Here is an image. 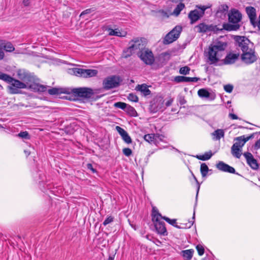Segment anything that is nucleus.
<instances>
[{
    "instance_id": "6ab92c4d",
    "label": "nucleus",
    "mask_w": 260,
    "mask_h": 260,
    "mask_svg": "<svg viewBox=\"0 0 260 260\" xmlns=\"http://www.w3.org/2000/svg\"><path fill=\"white\" fill-rule=\"evenodd\" d=\"M129 45L134 47V51L139 50L140 52L142 50L146 49L145 48V44L143 43L142 39L136 38L132 40L129 43Z\"/></svg>"
},
{
    "instance_id": "5fc2aeb1",
    "label": "nucleus",
    "mask_w": 260,
    "mask_h": 260,
    "mask_svg": "<svg viewBox=\"0 0 260 260\" xmlns=\"http://www.w3.org/2000/svg\"><path fill=\"white\" fill-rule=\"evenodd\" d=\"M5 56L4 52L2 48H0V60H2L4 58Z\"/></svg>"
},
{
    "instance_id": "7c9ffc66",
    "label": "nucleus",
    "mask_w": 260,
    "mask_h": 260,
    "mask_svg": "<svg viewBox=\"0 0 260 260\" xmlns=\"http://www.w3.org/2000/svg\"><path fill=\"white\" fill-rule=\"evenodd\" d=\"M231 152L234 156L239 158L242 154V149L237 147L235 145H233L231 148Z\"/></svg>"
},
{
    "instance_id": "79ce46f5",
    "label": "nucleus",
    "mask_w": 260,
    "mask_h": 260,
    "mask_svg": "<svg viewBox=\"0 0 260 260\" xmlns=\"http://www.w3.org/2000/svg\"><path fill=\"white\" fill-rule=\"evenodd\" d=\"M127 99L128 100L134 102H138V96L134 93H129L127 96Z\"/></svg>"
},
{
    "instance_id": "bb28decb",
    "label": "nucleus",
    "mask_w": 260,
    "mask_h": 260,
    "mask_svg": "<svg viewBox=\"0 0 260 260\" xmlns=\"http://www.w3.org/2000/svg\"><path fill=\"white\" fill-rule=\"evenodd\" d=\"M156 137H159L158 135H155L154 134H149L144 136V140L151 144L156 145Z\"/></svg>"
},
{
    "instance_id": "0e129e2a",
    "label": "nucleus",
    "mask_w": 260,
    "mask_h": 260,
    "mask_svg": "<svg viewBox=\"0 0 260 260\" xmlns=\"http://www.w3.org/2000/svg\"><path fill=\"white\" fill-rule=\"evenodd\" d=\"M181 104H184L185 103V100H183L182 101H180Z\"/></svg>"
},
{
    "instance_id": "e433bc0d",
    "label": "nucleus",
    "mask_w": 260,
    "mask_h": 260,
    "mask_svg": "<svg viewBox=\"0 0 260 260\" xmlns=\"http://www.w3.org/2000/svg\"><path fill=\"white\" fill-rule=\"evenodd\" d=\"M185 5L183 3H179L174 9L173 14L175 16H178L180 12L184 8Z\"/></svg>"
},
{
    "instance_id": "4c0bfd02",
    "label": "nucleus",
    "mask_w": 260,
    "mask_h": 260,
    "mask_svg": "<svg viewBox=\"0 0 260 260\" xmlns=\"http://www.w3.org/2000/svg\"><path fill=\"white\" fill-rule=\"evenodd\" d=\"M201 173L202 177H206L209 171V168L207 165L205 163H202L201 165Z\"/></svg>"
},
{
    "instance_id": "3c124183",
    "label": "nucleus",
    "mask_w": 260,
    "mask_h": 260,
    "mask_svg": "<svg viewBox=\"0 0 260 260\" xmlns=\"http://www.w3.org/2000/svg\"><path fill=\"white\" fill-rule=\"evenodd\" d=\"M155 135H158L159 136H160V137H156V144L158 143V140H159V141H162V139L164 138V136L161 135H159V134H155Z\"/></svg>"
},
{
    "instance_id": "774afa93",
    "label": "nucleus",
    "mask_w": 260,
    "mask_h": 260,
    "mask_svg": "<svg viewBox=\"0 0 260 260\" xmlns=\"http://www.w3.org/2000/svg\"><path fill=\"white\" fill-rule=\"evenodd\" d=\"M214 98H211V100H213Z\"/></svg>"
},
{
    "instance_id": "7ed1b4c3",
    "label": "nucleus",
    "mask_w": 260,
    "mask_h": 260,
    "mask_svg": "<svg viewBox=\"0 0 260 260\" xmlns=\"http://www.w3.org/2000/svg\"><path fill=\"white\" fill-rule=\"evenodd\" d=\"M18 78L27 85V88L35 92H43L47 90V86L35 83V77L30 73L23 71L17 72Z\"/></svg>"
},
{
    "instance_id": "4be33fe9",
    "label": "nucleus",
    "mask_w": 260,
    "mask_h": 260,
    "mask_svg": "<svg viewBox=\"0 0 260 260\" xmlns=\"http://www.w3.org/2000/svg\"><path fill=\"white\" fill-rule=\"evenodd\" d=\"M116 129L119 134V135L121 136L122 140L126 144H131L132 142V140L131 137L129 136V135L128 134L126 131H125L123 128H121L119 126H117L116 127Z\"/></svg>"
},
{
    "instance_id": "680f3d73",
    "label": "nucleus",
    "mask_w": 260,
    "mask_h": 260,
    "mask_svg": "<svg viewBox=\"0 0 260 260\" xmlns=\"http://www.w3.org/2000/svg\"><path fill=\"white\" fill-rule=\"evenodd\" d=\"M5 129V126H3V125H2L1 124H0V129Z\"/></svg>"
},
{
    "instance_id": "412c9836",
    "label": "nucleus",
    "mask_w": 260,
    "mask_h": 260,
    "mask_svg": "<svg viewBox=\"0 0 260 260\" xmlns=\"http://www.w3.org/2000/svg\"><path fill=\"white\" fill-rule=\"evenodd\" d=\"M239 57V53L230 52L226 55L225 57L222 60V61L224 64H233L237 60Z\"/></svg>"
},
{
    "instance_id": "bf43d9fd",
    "label": "nucleus",
    "mask_w": 260,
    "mask_h": 260,
    "mask_svg": "<svg viewBox=\"0 0 260 260\" xmlns=\"http://www.w3.org/2000/svg\"><path fill=\"white\" fill-rule=\"evenodd\" d=\"M24 152L27 156H28L30 153V152L29 151L26 150H25Z\"/></svg>"
},
{
    "instance_id": "13d9d810",
    "label": "nucleus",
    "mask_w": 260,
    "mask_h": 260,
    "mask_svg": "<svg viewBox=\"0 0 260 260\" xmlns=\"http://www.w3.org/2000/svg\"><path fill=\"white\" fill-rule=\"evenodd\" d=\"M6 74L2 73L0 72V79L3 80L4 79V76H6Z\"/></svg>"
},
{
    "instance_id": "6e6d98bb",
    "label": "nucleus",
    "mask_w": 260,
    "mask_h": 260,
    "mask_svg": "<svg viewBox=\"0 0 260 260\" xmlns=\"http://www.w3.org/2000/svg\"><path fill=\"white\" fill-rule=\"evenodd\" d=\"M22 3L24 6H28L30 4L29 0H23Z\"/></svg>"
},
{
    "instance_id": "de8ad7c7",
    "label": "nucleus",
    "mask_w": 260,
    "mask_h": 260,
    "mask_svg": "<svg viewBox=\"0 0 260 260\" xmlns=\"http://www.w3.org/2000/svg\"><path fill=\"white\" fill-rule=\"evenodd\" d=\"M224 89L226 92L231 93L233 91V86L231 84H227L224 86Z\"/></svg>"
},
{
    "instance_id": "ddd939ff",
    "label": "nucleus",
    "mask_w": 260,
    "mask_h": 260,
    "mask_svg": "<svg viewBox=\"0 0 260 260\" xmlns=\"http://www.w3.org/2000/svg\"><path fill=\"white\" fill-rule=\"evenodd\" d=\"M164 109V100L163 98L161 96L155 98L150 106L151 111L153 113H156L158 111H162Z\"/></svg>"
},
{
    "instance_id": "f8f14e48",
    "label": "nucleus",
    "mask_w": 260,
    "mask_h": 260,
    "mask_svg": "<svg viewBox=\"0 0 260 260\" xmlns=\"http://www.w3.org/2000/svg\"><path fill=\"white\" fill-rule=\"evenodd\" d=\"M74 73L76 76H80L83 78H90L96 76L98 71L93 69L76 68L74 69Z\"/></svg>"
},
{
    "instance_id": "e2e57ef3",
    "label": "nucleus",
    "mask_w": 260,
    "mask_h": 260,
    "mask_svg": "<svg viewBox=\"0 0 260 260\" xmlns=\"http://www.w3.org/2000/svg\"><path fill=\"white\" fill-rule=\"evenodd\" d=\"M108 260H114V257L112 256H109Z\"/></svg>"
},
{
    "instance_id": "72a5a7b5",
    "label": "nucleus",
    "mask_w": 260,
    "mask_h": 260,
    "mask_svg": "<svg viewBox=\"0 0 260 260\" xmlns=\"http://www.w3.org/2000/svg\"><path fill=\"white\" fill-rule=\"evenodd\" d=\"M213 155L211 151L205 153L203 155H197L196 156L198 159L203 161L209 160Z\"/></svg>"
},
{
    "instance_id": "4d7b16f0",
    "label": "nucleus",
    "mask_w": 260,
    "mask_h": 260,
    "mask_svg": "<svg viewBox=\"0 0 260 260\" xmlns=\"http://www.w3.org/2000/svg\"><path fill=\"white\" fill-rule=\"evenodd\" d=\"M87 168L88 169L91 170L93 172H95V170L92 168L91 164H88L87 165Z\"/></svg>"
},
{
    "instance_id": "20e7f679",
    "label": "nucleus",
    "mask_w": 260,
    "mask_h": 260,
    "mask_svg": "<svg viewBox=\"0 0 260 260\" xmlns=\"http://www.w3.org/2000/svg\"><path fill=\"white\" fill-rule=\"evenodd\" d=\"M228 16L229 23H223L222 27L220 28V31L223 29L228 31L238 30L240 27L239 22L242 18L241 13L238 10L233 9L229 14Z\"/></svg>"
},
{
    "instance_id": "49530a36",
    "label": "nucleus",
    "mask_w": 260,
    "mask_h": 260,
    "mask_svg": "<svg viewBox=\"0 0 260 260\" xmlns=\"http://www.w3.org/2000/svg\"><path fill=\"white\" fill-rule=\"evenodd\" d=\"M18 136L21 138H25L26 139H29V134L28 132H27L26 131L20 132V133L18 134Z\"/></svg>"
},
{
    "instance_id": "0eeeda50",
    "label": "nucleus",
    "mask_w": 260,
    "mask_h": 260,
    "mask_svg": "<svg viewBox=\"0 0 260 260\" xmlns=\"http://www.w3.org/2000/svg\"><path fill=\"white\" fill-rule=\"evenodd\" d=\"M211 5L208 6H197V7L200 9L198 10H194L193 11H191L188 14V18L190 20L191 23H193L198 20L201 17L203 16L204 14L205 11L208 8L211 7Z\"/></svg>"
},
{
    "instance_id": "a878e982",
    "label": "nucleus",
    "mask_w": 260,
    "mask_h": 260,
    "mask_svg": "<svg viewBox=\"0 0 260 260\" xmlns=\"http://www.w3.org/2000/svg\"><path fill=\"white\" fill-rule=\"evenodd\" d=\"M48 92L50 95H57L61 93L70 94V91L68 89H62L57 88H52L48 90Z\"/></svg>"
},
{
    "instance_id": "58836bf2",
    "label": "nucleus",
    "mask_w": 260,
    "mask_h": 260,
    "mask_svg": "<svg viewBox=\"0 0 260 260\" xmlns=\"http://www.w3.org/2000/svg\"><path fill=\"white\" fill-rule=\"evenodd\" d=\"M229 7L226 5H221L218 9L217 12V15H218L219 13H221L224 16L225 15L226 13H227L228 11Z\"/></svg>"
},
{
    "instance_id": "f3484780",
    "label": "nucleus",
    "mask_w": 260,
    "mask_h": 260,
    "mask_svg": "<svg viewBox=\"0 0 260 260\" xmlns=\"http://www.w3.org/2000/svg\"><path fill=\"white\" fill-rule=\"evenodd\" d=\"M243 155L246 159L247 163L252 169L256 170L258 168L256 160L254 158L251 153L245 152L243 154Z\"/></svg>"
},
{
    "instance_id": "f704fd0d",
    "label": "nucleus",
    "mask_w": 260,
    "mask_h": 260,
    "mask_svg": "<svg viewBox=\"0 0 260 260\" xmlns=\"http://www.w3.org/2000/svg\"><path fill=\"white\" fill-rule=\"evenodd\" d=\"M134 52L135 51L134 50V47L131 46L129 45V46L128 48L123 50L122 53V57L124 58H127L131 56Z\"/></svg>"
},
{
    "instance_id": "ea45409f",
    "label": "nucleus",
    "mask_w": 260,
    "mask_h": 260,
    "mask_svg": "<svg viewBox=\"0 0 260 260\" xmlns=\"http://www.w3.org/2000/svg\"><path fill=\"white\" fill-rule=\"evenodd\" d=\"M127 104H126L125 103H123V102H116V103H114V106L115 108H119V109H121L123 110H125V109L127 107Z\"/></svg>"
},
{
    "instance_id": "f03ea898",
    "label": "nucleus",
    "mask_w": 260,
    "mask_h": 260,
    "mask_svg": "<svg viewBox=\"0 0 260 260\" xmlns=\"http://www.w3.org/2000/svg\"><path fill=\"white\" fill-rule=\"evenodd\" d=\"M226 47V42L220 41H216L211 44L204 51L206 62L209 64H216L223 56Z\"/></svg>"
},
{
    "instance_id": "2eb2a0df",
    "label": "nucleus",
    "mask_w": 260,
    "mask_h": 260,
    "mask_svg": "<svg viewBox=\"0 0 260 260\" xmlns=\"http://www.w3.org/2000/svg\"><path fill=\"white\" fill-rule=\"evenodd\" d=\"M163 219H164L171 225L177 228V229L190 228L193 225V223L194 222V221H189L187 223H180V225H178L176 223V219H171L167 217L163 216Z\"/></svg>"
},
{
    "instance_id": "2f4dec72",
    "label": "nucleus",
    "mask_w": 260,
    "mask_h": 260,
    "mask_svg": "<svg viewBox=\"0 0 260 260\" xmlns=\"http://www.w3.org/2000/svg\"><path fill=\"white\" fill-rule=\"evenodd\" d=\"M198 95L202 98H210L211 93L206 89L202 88L198 91Z\"/></svg>"
},
{
    "instance_id": "a19ab883",
    "label": "nucleus",
    "mask_w": 260,
    "mask_h": 260,
    "mask_svg": "<svg viewBox=\"0 0 260 260\" xmlns=\"http://www.w3.org/2000/svg\"><path fill=\"white\" fill-rule=\"evenodd\" d=\"M190 68L187 66L182 67L179 70V73L182 75H188L189 73Z\"/></svg>"
},
{
    "instance_id": "aec40b11",
    "label": "nucleus",
    "mask_w": 260,
    "mask_h": 260,
    "mask_svg": "<svg viewBox=\"0 0 260 260\" xmlns=\"http://www.w3.org/2000/svg\"><path fill=\"white\" fill-rule=\"evenodd\" d=\"M216 168L220 171L228 172L232 174L235 173V169L229 166V165L224 163L222 161H219L216 165Z\"/></svg>"
},
{
    "instance_id": "c03bdc74",
    "label": "nucleus",
    "mask_w": 260,
    "mask_h": 260,
    "mask_svg": "<svg viewBox=\"0 0 260 260\" xmlns=\"http://www.w3.org/2000/svg\"><path fill=\"white\" fill-rule=\"evenodd\" d=\"M114 220V218L112 216H108L103 222V225L106 226V225L112 222Z\"/></svg>"
},
{
    "instance_id": "09e8293b",
    "label": "nucleus",
    "mask_w": 260,
    "mask_h": 260,
    "mask_svg": "<svg viewBox=\"0 0 260 260\" xmlns=\"http://www.w3.org/2000/svg\"><path fill=\"white\" fill-rule=\"evenodd\" d=\"M92 12V10L91 9H86L84 11H83L80 15V17H83L84 15H86V14H89L91 12Z\"/></svg>"
},
{
    "instance_id": "603ef678",
    "label": "nucleus",
    "mask_w": 260,
    "mask_h": 260,
    "mask_svg": "<svg viewBox=\"0 0 260 260\" xmlns=\"http://www.w3.org/2000/svg\"><path fill=\"white\" fill-rule=\"evenodd\" d=\"M254 146L256 149L260 148V138L255 142Z\"/></svg>"
},
{
    "instance_id": "c9c22d12",
    "label": "nucleus",
    "mask_w": 260,
    "mask_h": 260,
    "mask_svg": "<svg viewBox=\"0 0 260 260\" xmlns=\"http://www.w3.org/2000/svg\"><path fill=\"white\" fill-rule=\"evenodd\" d=\"M124 111L131 116L136 117L137 116V113L135 109L130 105H127V107Z\"/></svg>"
},
{
    "instance_id": "69168bd1",
    "label": "nucleus",
    "mask_w": 260,
    "mask_h": 260,
    "mask_svg": "<svg viewBox=\"0 0 260 260\" xmlns=\"http://www.w3.org/2000/svg\"><path fill=\"white\" fill-rule=\"evenodd\" d=\"M0 121H3L4 120H3V119L1 118V119H0Z\"/></svg>"
},
{
    "instance_id": "1a4fd4ad",
    "label": "nucleus",
    "mask_w": 260,
    "mask_h": 260,
    "mask_svg": "<svg viewBox=\"0 0 260 260\" xmlns=\"http://www.w3.org/2000/svg\"><path fill=\"white\" fill-rule=\"evenodd\" d=\"M121 80L117 76H111L105 78L103 83L105 89L109 90L118 87Z\"/></svg>"
},
{
    "instance_id": "f257e3e1",
    "label": "nucleus",
    "mask_w": 260,
    "mask_h": 260,
    "mask_svg": "<svg viewBox=\"0 0 260 260\" xmlns=\"http://www.w3.org/2000/svg\"><path fill=\"white\" fill-rule=\"evenodd\" d=\"M236 45L238 49L241 50L242 61L247 64L255 62L257 58L253 44L246 37L236 36L235 38Z\"/></svg>"
},
{
    "instance_id": "4468645a",
    "label": "nucleus",
    "mask_w": 260,
    "mask_h": 260,
    "mask_svg": "<svg viewBox=\"0 0 260 260\" xmlns=\"http://www.w3.org/2000/svg\"><path fill=\"white\" fill-rule=\"evenodd\" d=\"M255 135H257V133H253L249 136L243 135L238 137L235 139V141H236V142L233 145H235L237 147L242 149L245 143L248 140L253 139Z\"/></svg>"
},
{
    "instance_id": "864d4df0",
    "label": "nucleus",
    "mask_w": 260,
    "mask_h": 260,
    "mask_svg": "<svg viewBox=\"0 0 260 260\" xmlns=\"http://www.w3.org/2000/svg\"><path fill=\"white\" fill-rule=\"evenodd\" d=\"M173 102V99H170L166 103V107H169L172 104Z\"/></svg>"
},
{
    "instance_id": "052dcab7",
    "label": "nucleus",
    "mask_w": 260,
    "mask_h": 260,
    "mask_svg": "<svg viewBox=\"0 0 260 260\" xmlns=\"http://www.w3.org/2000/svg\"><path fill=\"white\" fill-rule=\"evenodd\" d=\"M170 1H172V2L177 3L178 2L183 1V0H170Z\"/></svg>"
},
{
    "instance_id": "a211bd4d",
    "label": "nucleus",
    "mask_w": 260,
    "mask_h": 260,
    "mask_svg": "<svg viewBox=\"0 0 260 260\" xmlns=\"http://www.w3.org/2000/svg\"><path fill=\"white\" fill-rule=\"evenodd\" d=\"M246 12L248 16L251 24L255 27L256 25V10L253 7H247L246 8Z\"/></svg>"
},
{
    "instance_id": "c85d7f7f",
    "label": "nucleus",
    "mask_w": 260,
    "mask_h": 260,
    "mask_svg": "<svg viewBox=\"0 0 260 260\" xmlns=\"http://www.w3.org/2000/svg\"><path fill=\"white\" fill-rule=\"evenodd\" d=\"M213 139L214 140H219L221 138L224 136V132L222 129H217L212 133Z\"/></svg>"
},
{
    "instance_id": "8fccbe9b",
    "label": "nucleus",
    "mask_w": 260,
    "mask_h": 260,
    "mask_svg": "<svg viewBox=\"0 0 260 260\" xmlns=\"http://www.w3.org/2000/svg\"><path fill=\"white\" fill-rule=\"evenodd\" d=\"M229 117L232 119H238L239 117L235 114L230 113Z\"/></svg>"
},
{
    "instance_id": "39448f33",
    "label": "nucleus",
    "mask_w": 260,
    "mask_h": 260,
    "mask_svg": "<svg viewBox=\"0 0 260 260\" xmlns=\"http://www.w3.org/2000/svg\"><path fill=\"white\" fill-rule=\"evenodd\" d=\"M4 81L9 84L8 86L9 92L11 94H18L21 93V89L27 88V85L19 80L15 79L9 75L4 76Z\"/></svg>"
},
{
    "instance_id": "423d86ee",
    "label": "nucleus",
    "mask_w": 260,
    "mask_h": 260,
    "mask_svg": "<svg viewBox=\"0 0 260 260\" xmlns=\"http://www.w3.org/2000/svg\"><path fill=\"white\" fill-rule=\"evenodd\" d=\"M152 219L157 233L164 236L167 235L165 223L161 220L163 219V216L154 208L152 209Z\"/></svg>"
},
{
    "instance_id": "473e14b6",
    "label": "nucleus",
    "mask_w": 260,
    "mask_h": 260,
    "mask_svg": "<svg viewBox=\"0 0 260 260\" xmlns=\"http://www.w3.org/2000/svg\"><path fill=\"white\" fill-rule=\"evenodd\" d=\"M192 175H193L194 179L195 180V181H196V182H197V183L198 184L197 194H196V202H195L194 206L193 213V216H192V219L194 220V219H195V212H196L195 211H196V208L197 206L198 197V194H199V190H200V184L199 183L197 178L194 176V175L193 174H192Z\"/></svg>"
},
{
    "instance_id": "cd10ccee",
    "label": "nucleus",
    "mask_w": 260,
    "mask_h": 260,
    "mask_svg": "<svg viewBox=\"0 0 260 260\" xmlns=\"http://www.w3.org/2000/svg\"><path fill=\"white\" fill-rule=\"evenodd\" d=\"M194 250L192 249L182 250L181 254L184 260H190L193 254Z\"/></svg>"
},
{
    "instance_id": "5701e85b",
    "label": "nucleus",
    "mask_w": 260,
    "mask_h": 260,
    "mask_svg": "<svg viewBox=\"0 0 260 260\" xmlns=\"http://www.w3.org/2000/svg\"><path fill=\"white\" fill-rule=\"evenodd\" d=\"M174 80L177 83L197 82L200 80V78L198 77H188L182 76H177L174 78Z\"/></svg>"
},
{
    "instance_id": "37998d69",
    "label": "nucleus",
    "mask_w": 260,
    "mask_h": 260,
    "mask_svg": "<svg viewBox=\"0 0 260 260\" xmlns=\"http://www.w3.org/2000/svg\"><path fill=\"white\" fill-rule=\"evenodd\" d=\"M123 153L126 156H129L132 154V150L129 148H124L122 150Z\"/></svg>"
},
{
    "instance_id": "338daca9",
    "label": "nucleus",
    "mask_w": 260,
    "mask_h": 260,
    "mask_svg": "<svg viewBox=\"0 0 260 260\" xmlns=\"http://www.w3.org/2000/svg\"><path fill=\"white\" fill-rule=\"evenodd\" d=\"M132 226L135 229V230H136V228H135V227H134V226H133L132 225Z\"/></svg>"
},
{
    "instance_id": "6e6552de",
    "label": "nucleus",
    "mask_w": 260,
    "mask_h": 260,
    "mask_svg": "<svg viewBox=\"0 0 260 260\" xmlns=\"http://www.w3.org/2000/svg\"><path fill=\"white\" fill-rule=\"evenodd\" d=\"M182 31V27L179 25L176 26L165 37L164 40V44H169L176 41L180 36Z\"/></svg>"
},
{
    "instance_id": "dca6fc26",
    "label": "nucleus",
    "mask_w": 260,
    "mask_h": 260,
    "mask_svg": "<svg viewBox=\"0 0 260 260\" xmlns=\"http://www.w3.org/2000/svg\"><path fill=\"white\" fill-rule=\"evenodd\" d=\"M197 28L200 32H206L209 31L217 32L220 30V28H218L217 25H207L204 23L199 24Z\"/></svg>"
},
{
    "instance_id": "9b49d317",
    "label": "nucleus",
    "mask_w": 260,
    "mask_h": 260,
    "mask_svg": "<svg viewBox=\"0 0 260 260\" xmlns=\"http://www.w3.org/2000/svg\"><path fill=\"white\" fill-rule=\"evenodd\" d=\"M70 93H73L76 96L81 98H89L93 94V91L91 89L88 88H77L73 89H68Z\"/></svg>"
},
{
    "instance_id": "c756f323",
    "label": "nucleus",
    "mask_w": 260,
    "mask_h": 260,
    "mask_svg": "<svg viewBox=\"0 0 260 260\" xmlns=\"http://www.w3.org/2000/svg\"><path fill=\"white\" fill-rule=\"evenodd\" d=\"M136 88L139 91H141L145 96L148 95L151 93V91L148 89V86L145 84L142 85H138Z\"/></svg>"
},
{
    "instance_id": "9d476101",
    "label": "nucleus",
    "mask_w": 260,
    "mask_h": 260,
    "mask_svg": "<svg viewBox=\"0 0 260 260\" xmlns=\"http://www.w3.org/2000/svg\"><path fill=\"white\" fill-rule=\"evenodd\" d=\"M140 58L146 64L151 65L154 62V57L152 52L148 49H146L138 53Z\"/></svg>"
},
{
    "instance_id": "b1692460",
    "label": "nucleus",
    "mask_w": 260,
    "mask_h": 260,
    "mask_svg": "<svg viewBox=\"0 0 260 260\" xmlns=\"http://www.w3.org/2000/svg\"><path fill=\"white\" fill-rule=\"evenodd\" d=\"M0 48H3L7 52H12L15 48L10 42H6L4 40H0Z\"/></svg>"
},
{
    "instance_id": "393cba45",
    "label": "nucleus",
    "mask_w": 260,
    "mask_h": 260,
    "mask_svg": "<svg viewBox=\"0 0 260 260\" xmlns=\"http://www.w3.org/2000/svg\"><path fill=\"white\" fill-rule=\"evenodd\" d=\"M109 35L112 36H117L120 37H125L127 32L126 31H120L118 28L114 29L112 28H108Z\"/></svg>"
},
{
    "instance_id": "a18cd8bd",
    "label": "nucleus",
    "mask_w": 260,
    "mask_h": 260,
    "mask_svg": "<svg viewBox=\"0 0 260 260\" xmlns=\"http://www.w3.org/2000/svg\"><path fill=\"white\" fill-rule=\"evenodd\" d=\"M196 249L199 255L201 256L203 255L204 253V248L202 245H198L196 246Z\"/></svg>"
}]
</instances>
